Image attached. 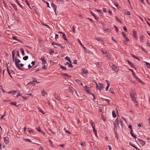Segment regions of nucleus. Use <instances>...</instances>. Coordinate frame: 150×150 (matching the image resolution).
Masks as SVG:
<instances>
[{"instance_id":"obj_1","label":"nucleus","mask_w":150,"mask_h":150,"mask_svg":"<svg viewBox=\"0 0 150 150\" xmlns=\"http://www.w3.org/2000/svg\"><path fill=\"white\" fill-rule=\"evenodd\" d=\"M14 50H13L12 52V57L13 59V62L14 61V59H15V63L16 65V67L18 68L19 69L21 70H23V69L21 68L19 66V63L20 62V61L19 59H17L16 58H14L15 53Z\"/></svg>"},{"instance_id":"obj_2","label":"nucleus","mask_w":150,"mask_h":150,"mask_svg":"<svg viewBox=\"0 0 150 150\" xmlns=\"http://www.w3.org/2000/svg\"><path fill=\"white\" fill-rule=\"evenodd\" d=\"M137 142H138L142 146H144L145 144V143L144 141L141 139H138Z\"/></svg>"},{"instance_id":"obj_3","label":"nucleus","mask_w":150,"mask_h":150,"mask_svg":"<svg viewBox=\"0 0 150 150\" xmlns=\"http://www.w3.org/2000/svg\"><path fill=\"white\" fill-rule=\"evenodd\" d=\"M42 62V64H45L47 63L45 59V57L44 56H42L41 58H40Z\"/></svg>"},{"instance_id":"obj_4","label":"nucleus","mask_w":150,"mask_h":150,"mask_svg":"<svg viewBox=\"0 0 150 150\" xmlns=\"http://www.w3.org/2000/svg\"><path fill=\"white\" fill-rule=\"evenodd\" d=\"M4 142H5L6 144H8L9 142V138L8 137H4Z\"/></svg>"},{"instance_id":"obj_5","label":"nucleus","mask_w":150,"mask_h":150,"mask_svg":"<svg viewBox=\"0 0 150 150\" xmlns=\"http://www.w3.org/2000/svg\"><path fill=\"white\" fill-rule=\"evenodd\" d=\"M114 125L117 126V125L118 127H119L120 126L119 125V121L118 119L117 118L115 120V122L114 123Z\"/></svg>"},{"instance_id":"obj_6","label":"nucleus","mask_w":150,"mask_h":150,"mask_svg":"<svg viewBox=\"0 0 150 150\" xmlns=\"http://www.w3.org/2000/svg\"><path fill=\"white\" fill-rule=\"evenodd\" d=\"M51 5H52V7L53 9V10H54V11L55 15H57V14L56 13V7H57L56 6L55 4H53V3H52Z\"/></svg>"},{"instance_id":"obj_7","label":"nucleus","mask_w":150,"mask_h":150,"mask_svg":"<svg viewBox=\"0 0 150 150\" xmlns=\"http://www.w3.org/2000/svg\"><path fill=\"white\" fill-rule=\"evenodd\" d=\"M84 90L86 91L87 93L90 94L91 93H90V92L89 91V88L88 87L86 86H85L84 87Z\"/></svg>"},{"instance_id":"obj_8","label":"nucleus","mask_w":150,"mask_h":150,"mask_svg":"<svg viewBox=\"0 0 150 150\" xmlns=\"http://www.w3.org/2000/svg\"><path fill=\"white\" fill-rule=\"evenodd\" d=\"M105 81H106L107 84V86L106 88V91H107L108 90L109 87L110 83V82L108 80H106Z\"/></svg>"},{"instance_id":"obj_9","label":"nucleus","mask_w":150,"mask_h":150,"mask_svg":"<svg viewBox=\"0 0 150 150\" xmlns=\"http://www.w3.org/2000/svg\"><path fill=\"white\" fill-rule=\"evenodd\" d=\"M42 96H44L45 97H47V93L45 92V91L44 90H43L42 92Z\"/></svg>"},{"instance_id":"obj_10","label":"nucleus","mask_w":150,"mask_h":150,"mask_svg":"<svg viewBox=\"0 0 150 150\" xmlns=\"http://www.w3.org/2000/svg\"><path fill=\"white\" fill-rule=\"evenodd\" d=\"M133 37L136 39H137V35L136 32L134 30L133 31Z\"/></svg>"},{"instance_id":"obj_11","label":"nucleus","mask_w":150,"mask_h":150,"mask_svg":"<svg viewBox=\"0 0 150 150\" xmlns=\"http://www.w3.org/2000/svg\"><path fill=\"white\" fill-rule=\"evenodd\" d=\"M112 69L114 71H117L119 70L117 67L114 65H113Z\"/></svg>"},{"instance_id":"obj_12","label":"nucleus","mask_w":150,"mask_h":150,"mask_svg":"<svg viewBox=\"0 0 150 150\" xmlns=\"http://www.w3.org/2000/svg\"><path fill=\"white\" fill-rule=\"evenodd\" d=\"M96 64L97 66L100 69L102 65V63L101 62H98L96 63Z\"/></svg>"},{"instance_id":"obj_13","label":"nucleus","mask_w":150,"mask_h":150,"mask_svg":"<svg viewBox=\"0 0 150 150\" xmlns=\"http://www.w3.org/2000/svg\"><path fill=\"white\" fill-rule=\"evenodd\" d=\"M10 5L12 6L13 8H14V9L16 11H17V9L16 8V6L14 4L11 3Z\"/></svg>"},{"instance_id":"obj_14","label":"nucleus","mask_w":150,"mask_h":150,"mask_svg":"<svg viewBox=\"0 0 150 150\" xmlns=\"http://www.w3.org/2000/svg\"><path fill=\"white\" fill-rule=\"evenodd\" d=\"M81 72L83 74H86L88 73V71L84 69H82Z\"/></svg>"},{"instance_id":"obj_15","label":"nucleus","mask_w":150,"mask_h":150,"mask_svg":"<svg viewBox=\"0 0 150 150\" xmlns=\"http://www.w3.org/2000/svg\"><path fill=\"white\" fill-rule=\"evenodd\" d=\"M59 66H60V68L62 69V70H64L65 71L67 70V68L66 67L62 66V65H61L60 64H59Z\"/></svg>"},{"instance_id":"obj_16","label":"nucleus","mask_w":150,"mask_h":150,"mask_svg":"<svg viewBox=\"0 0 150 150\" xmlns=\"http://www.w3.org/2000/svg\"><path fill=\"white\" fill-rule=\"evenodd\" d=\"M12 38L14 39V40H17V41H18L19 42L21 43H23V41H22L19 40H18V39H17V38H16V36H12Z\"/></svg>"},{"instance_id":"obj_17","label":"nucleus","mask_w":150,"mask_h":150,"mask_svg":"<svg viewBox=\"0 0 150 150\" xmlns=\"http://www.w3.org/2000/svg\"><path fill=\"white\" fill-rule=\"evenodd\" d=\"M127 62H128L129 64L130 65L131 67L135 68L134 65L133 64H132L131 62L129 61H127Z\"/></svg>"},{"instance_id":"obj_18","label":"nucleus","mask_w":150,"mask_h":150,"mask_svg":"<svg viewBox=\"0 0 150 150\" xmlns=\"http://www.w3.org/2000/svg\"><path fill=\"white\" fill-rule=\"evenodd\" d=\"M78 42H79V44L83 47L84 50H86V48L83 46V45H82V44L81 41H80V40H79V39H78Z\"/></svg>"},{"instance_id":"obj_19","label":"nucleus","mask_w":150,"mask_h":150,"mask_svg":"<svg viewBox=\"0 0 150 150\" xmlns=\"http://www.w3.org/2000/svg\"><path fill=\"white\" fill-rule=\"evenodd\" d=\"M98 83L100 85L99 88V90L100 91L101 90L102 88L103 87V84L99 83Z\"/></svg>"},{"instance_id":"obj_20","label":"nucleus","mask_w":150,"mask_h":150,"mask_svg":"<svg viewBox=\"0 0 150 150\" xmlns=\"http://www.w3.org/2000/svg\"><path fill=\"white\" fill-rule=\"evenodd\" d=\"M135 94L130 95V96L132 98V100L134 101H135L136 98L134 96Z\"/></svg>"},{"instance_id":"obj_21","label":"nucleus","mask_w":150,"mask_h":150,"mask_svg":"<svg viewBox=\"0 0 150 150\" xmlns=\"http://www.w3.org/2000/svg\"><path fill=\"white\" fill-rule=\"evenodd\" d=\"M125 14H127V15L130 16L131 15L130 12L129 11H127V10H125Z\"/></svg>"},{"instance_id":"obj_22","label":"nucleus","mask_w":150,"mask_h":150,"mask_svg":"<svg viewBox=\"0 0 150 150\" xmlns=\"http://www.w3.org/2000/svg\"><path fill=\"white\" fill-rule=\"evenodd\" d=\"M134 77L136 79L137 81L139 82L140 83L142 82V81L136 76H135Z\"/></svg>"},{"instance_id":"obj_23","label":"nucleus","mask_w":150,"mask_h":150,"mask_svg":"<svg viewBox=\"0 0 150 150\" xmlns=\"http://www.w3.org/2000/svg\"><path fill=\"white\" fill-rule=\"evenodd\" d=\"M93 131L94 134L95 135V136L96 137H97V132H96V129H95V127H93Z\"/></svg>"},{"instance_id":"obj_24","label":"nucleus","mask_w":150,"mask_h":150,"mask_svg":"<svg viewBox=\"0 0 150 150\" xmlns=\"http://www.w3.org/2000/svg\"><path fill=\"white\" fill-rule=\"evenodd\" d=\"M67 110L70 112H73V109L71 108H69V107H68L67 108Z\"/></svg>"},{"instance_id":"obj_25","label":"nucleus","mask_w":150,"mask_h":150,"mask_svg":"<svg viewBox=\"0 0 150 150\" xmlns=\"http://www.w3.org/2000/svg\"><path fill=\"white\" fill-rule=\"evenodd\" d=\"M20 50L23 56H24L25 55V53L24 52L23 49V48H21L20 49Z\"/></svg>"},{"instance_id":"obj_26","label":"nucleus","mask_w":150,"mask_h":150,"mask_svg":"<svg viewBox=\"0 0 150 150\" xmlns=\"http://www.w3.org/2000/svg\"><path fill=\"white\" fill-rule=\"evenodd\" d=\"M129 70L131 71L132 72V75L134 77L135 76H136V75L135 74V73L134 71L131 69H129Z\"/></svg>"},{"instance_id":"obj_27","label":"nucleus","mask_w":150,"mask_h":150,"mask_svg":"<svg viewBox=\"0 0 150 150\" xmlns=\"http://www.w3.org/2000/svg\"><path fill=\"white\" fill-rule=\"evenodd\" d=\"M62 38H63L64 40H67V39L66 38V35H65L64 33L63 34Z\"/></svg>"},{"instance_id":"obj_28","label":"nucleus","mask_w":150,"mask_h":150,"mask_svg":"<svg viewBox=\"0 0 150 150\" xmlns=\"http://www.w3.org/2000/svg\"><path fill=\"white\" fill-rule=\"evenodd\" d=\"M135 92L134 90H132L130 92V95L135 94Z\"/></svg>"},{"instance_id":"obj_29","label":"nucleus","mask_w":150,"mask_h":150,"mask_svg":"<svg viewBox=\"0 0 150 150\" xmlns=\"http://www.w3.org/2000/svg\"><path fill=\"white\" fill-rule=\"evenodd\" d=\"M101 51L104 54H106V56L108 55V54L107 52H104L103 50H101Z\"/></svg>"},{"instance_id":"obj_30","label":"nucleus","mask_w":150,"mask_h":150,"mask_svg":"<svg viewBox=\"0 0 150 150\" xmlns=\"http://www.w3.org/2000/svg\"><path fill=\"white\" fill-rule=\"evenodd\" d=\"M65 59L68 61L70 63H71V61L70 60V58L68 57L67 56H66L65 58Z\"/></svg>"},{"instance_id":"obj_31","label":"nucleus","mask_w":150,"mask_h":150,"mask_svg":"<svg viewBox=\"0 0 150 150\" xmlns=\"http://www.w3.org/2000/svg\"><path fill=\"white\" fill-rule=\"evenodd\" d=\"M112 115L113 117L115 118L116 117V115L114 110L112 111Z\"/></svg>"},{"instance_id":"obj_32","label":"nucleus","mask_w":150,"mask_h":150,"mask_svg":"<svg viewBox=\"0 0 150 150\" xmlns=\"http://www.w3.org/2000/svg\"><path fill=\"white\" fill-rule=\"evenodd\" d=\"M90 123H91V125L92 126V127L93 128V127H95V126L94 124V123H93L92 121V120H91L90 121Z\"/></svg>"},{"instance_id":"obj_33","label":"nucleus","mask_w":150,"mask_h":150,"mask_svg":"<svg viewBox=\"0 0 150 150\" xmlns=\"http://www.w3.org/2000/svg\"><path fill=\"white\" fill-rule=\"evenodd\" d=\"M9 104L12 105H16V102H11L9 103Z\"/></svg>"},{"instance_id":"obj_34","label":"nucleus","mask_w":150,"mask_h":150,"mask_svg":"<svg viewBox=\"0 0 150 150\" xmlns=\"http://www.w3.org/2000/svg\"><path fill=\"white\" fill-rule=\"evenodd\" d=\"M110 92L112 93H114V90L113 88H110L109 89Z\"/></svg>"},{"instance_id":"obj_35","label":"nucleus","mask_w":150,"mask_h":150,"mask_svg":"<svg viewBox=\"0 0 150 150\" xmlns=\"http://www.w3.org/2000/svg\"><path fill=\"white\" fill-rule=\"evenodd\" d=\"M131 56H132V57H134V58H136V59H138V60L139 61V60H140V59H139V58H138V57H136V56H135V55H134V54H131Z\"/></svg>"},{"instance_id":"obj_36","label":"nucleus","mask_w":150,"mask_h":150,"mask_svg":"<svg viewBox=\"0 0 150 150\" xmlns=\"http://www.w3.org/2000/svg\"><path fill=\"white\" fill-rule=\"evenodd\" d=\"M28 56H25L23 57V59L24 60H27L28 59Z\"/></svg>"},{"instance_id":"obj_37","label":"nucleus","mask_w":150,"mask_h":150,"mask_svg":"<svg viewBox=\"0 0 150 150\" xmlns=\"http://www.w3.org/2000/svg\"><path fill=\"white\" fill-rule=\"evenodd\" d=\"M24 140L25 141V142H31V140L29 139H24Z\"/></svg>"},{"instance_id":"obj_38","label":"nucleus","mask_w":150,"mask_h":150,"mask_svg":"<svg viewBox=\"0 0 150 150\" xmlns=\"http://www.w3.org/2000/svg\"><path fill=\"white\" fill-rule=\"evenodd\" d=\"M63 75H66V76H67V78H68V79H70L71 77V76L66 74H62Z\"/></svg>"},{"instance_id":"obj_39","label":"nucleus","mask_w":150,"mask_h":150,"mask_svg":"<svg viewBox=\"0 0 150 150\" xmlns=\"http://www.w3.org/2000/svg\"><path fill=\"white\" fill-rule=\"evenodd\" d=\"M54 97L56 98V99H57V100H59V97L57 95L55 94H54Z\"/></svg>"},{"instance_id":"obj_40","label":"nucleus","mask_w":150,"mask_h":150,"mask_svg":"<svg viewBox=\"0 0 150 150\" xmlns=\"http://www.w3.org/2000/svg\"><path fill=\"white\" fill-rule=\"evenodd\" d=\"M140 38L141 42H143V35L140 36Z\"/></svg>"},{"instance_id":"obj_41","label":"nucleus","mask_w":150,"mask_h":150,"mask_svg":"<svg viewBox=\"0 0 150 150\" xmlns=\"http://www.w3.org/2000/svg\"><path fill=\"white\" fill-rule=\"evenodd\" d=\"M64 131H65V132L66 133H69V134H71L70 132L69 131L66 130V128H64Z\"/></svg>"},{"instance_id":"obj_42","label":"nucleus","mask_w":150,"mask_h":150,"mask_svg":"<svg viewBox=\"0 0 150 150\" xmlns=\"http://www.w3.org/2000/svg\"><path fill=\"white\" fill-rule=\"evenodd\" d=\"M95 39L98 41H102L101 40L100 38L99 37H96V36H95Z\"/></svg>"},{"instance_id":"obj_43","label":"nucleus","mask_w":150,"mask_h":150,"mask_svg":"<svg viewBox=\"0 0 150 150\" xmlns=\"http://www.w3.org/2000/svg\"><path fill=\"white\" fill-rule=\"evenodd\" d=\"M96 11L97 12H99V15L100 16H101L102 14V13L101 12V10H98V9H97L96 10Z\"/></svg>"},{"instance_id":"obj_44","label":"nucleus","mask_w":150,"mask_h":150,"mask_svg":"<svg viewBox=\"0 0 150 150\" xmlns=\"http://www.w3.org/2000/svg\"><path fill=\"white\" fill-rule=\"evenodd\" d=\"M117 131V129L116 126L114 125V132H116Z\"/></svg>"},{"instance_id":"obj_45","label":"nucleus","mask_w":150,"mask_h":150,"mask_svg":"<svg viewBox=\"0 0 150 150\" xmlns=\"http://www.w3.org/2000/svg\"><path fill=\"white\" fill-rule=\"evenodd\" d=\"M26 4L30 8V5L29 3L27 0H25Z\"/></svg>"},{"instance_id":"obj_46","label":"nucleus","mask_w":150,"mask_h":150,"mask_svg":"<svg viewBox=\"0 0 150 150\" xmlns=\"http://www.w3.org/2000/svg\"><path fill=\"white\" fill-rule=\"evenodd\" d=\"M115 18H116V20L119 22H120V23H121V21L120 20V19H118V18L117 16H115Z\"/></svg>"},{"instance_id":"obj_47","label":"nucleus","mask_w":150,"mask_h":150,"mask_svg":"<svg viewBox=\"0 0 150 150\" xmlns=\"http://www.w3.org/2000/svg\"><path fill=\"white\" fill-rule=\"evenodd\" d=\"M49 141L50 142V146H51L53 147V143H52V141L50 139H49Z\"/></svg>"},{"instance_id":"obj_48","label":"nucleus","mask_w":150,"mask_h":150,"mask_svg":"<svg viewBox=\"0 0 150 150\" xmlns=\"http://www.w3.org/2000/svg\"><path fill=\"white\" fill-rule=\"evenodd\" d=\"M42 68L43 69H46L47 67H46V66L45 65V64H43L42 65Z\"/></svg>"},{"instance_id":"obj_49","label":"nucleus","mask_w":150,"mask_h":150,"mask_svg":"<svg viewBox=\"0 0 150 150\" xmlns=\"http://www.w3.org/2000/svg\"><path fill=\"white\" fill-rule=\"evenodd\" d=\"M115 134L116 137L117 139H118V138H119V137H118V134L117 133V132H115Z\"/></svg>"},{"instance_id":"obj_50","label":"nucleus","mask_w":150,"mask_h":150,"mask_svg":"<svg viewBox=\"0 0 150 150\" xmlns=\"http://www.w3.org/2000/svg\"><path fill=\"white\" fill-rule=\"evenodd\" d=\"M16 2L18 4V5L20 7L22 8V5L20 4L19 2L18 1V0H16Z\"/></svg>"},{"instance_id":"obj_51","label":"nucleus","mask_w":150,"mask_h":150,"mask_svg":"<svg viewBox=\"0 0 150 150\" xmlns=\"http://www.w3.org/2000/svg\"><path fill=\"white\" fill-rule=\"evenodd\" d=\"M49 50H50V54H51L52 53H53L54 52V51L53 50H52V49H49Z\"/></svg>"},{"instance_id":"obj_52","label":"nucleus","mask_w":150,"mask_h":150,"mask_svg":"<svg viewBox=\"0 0 150 150\" xmlns=\"http://www.w3.org/2000/svg\"><path fill=\"white\" fill-rule=\"evenodd\" d=\"M91 94L93 96V100L94 101L96 99V98L95 97V96L94 95L93 93H91Z\"/></svg>"},{"instance_id":"obj_53","label":"nucleus","mask_w":150,"mask_h":150,"mask_svg":"<svg viewBox=\"0 0 150 150\" xmlns=\"http://www.w3.org/2000/svg\"><path fill=\"white\" fill-rule=\"evenodd\" d=\"M124 38L125 40L127 41H129L130 40L127 37H125Z\"/></svg>"},{"instance_id":"obj_54","label":"nucleus","mask_w":150,"mask_h":150,"mask_svg":"<svg viewBox=\"0 0 150 150\" xmlns=\"http://www.w3.org/2000/svg\"><path fill=\"white\" fill-rule=\"evenodd\" d=\"M141 48L143 51H144L145 52H146V53H147V52L145 50L143 47H141Z\"/></svg>"},{"instance_id":"obj_55","label":"nucleus","mask_w":150,"mask_h":150,"mask_svg":"<svg viewBox=\"0 0 150 150\" xmlns=\"http://www.w3.org/2000/svg\"><path fill=\"white\" fill-rule=\"evenodd\" d=\"M110 30V29H109V28H108V29H107L105 30L104 31L105 32V33H107V32H109V30Z\"/></svg>"},{"instance_id":"obj_56","label":"nucleus","mask_w":150,"mask_h":150,"mask_svg":"<svg viewBox=\"0 0 150 150\" xmlns=\"http://www.w3.org/2000/svg\"><path fill=\"white\" fill-rule=\"evenodd\" d=\"M115 6H116L118 8H120V6H119V5H118V4L117 3H115Z\"/></svg>"},{"instance_id":"obj_57","label":"nucleus","mask_w":150,"mask_h":150,"mask_svg":"<svg viewBox=\"0 0 150 150\" xmlns=\"http://www.w3.org/2000/svg\"><path fill=\"white\" fill-rule=\"evenodd\" d=\"M73 66L72 64H71V62L68 65V67H70V68H72L73 67Z\"/></svg>"},{"instance_id":"obj_58","label":"nucleus","mask_w":150,"mask_h":150,"mask_svg":"<svg viewBox=\"0 0 150 150\" xmlns=\"http://www.w3.org/2000/svg\"><path fill=\"white\" fill-rule=\"evenodd\" d=\"M36 129H37V130L39 132H41V130L40 129V128L39 127V128H36Z\"/></svg>"},{"instance_id":"obj_59","label":"nucleus","mask_w":150,"mask_h":150,"mask_svg":"<svg viewBox=\"0 0 150 150\" xmlns=\"http://www.w3.org/2000/svg\"><path fill=\"white\" fill-rule=\"evenodd\" d=\"M72 32H73L74 33H75V29L74 27V26H73L72 27Z\"/></svg>"},{"instance_id":"obj_60","label":"nucleus","mask_w":150,"mask_h":150,"mask_svg":"<svg viewBox=\"0 0 150 150\" xmlns=\"http://www.w3.org/2000/svg\"><path fill=\"white\" fill-rule=\"evenodd\" d=\"M131 136L133 137L134 138H137V137L136 135H134V134H132L131 135Z\"/></svg>"},{"instance_id":"obj_61","label":"nucleus","mask_w":150,"mask_h":150,"mask_svg":"<svg viewBox=\"0 0 150 150\" xmlns=\"http://www.w3.org/2000/svg\"><path fill=\"white\" fill-rule=\"evenodd\" d=\"M122 34L123 35V36L124 37V38L126 37V35L125 34V33L124 32H122Z\"/></svg>"},{"instance_id":"obj_62","label":"nucleus","mask_w":150,"mask_h":150,"mask_svg":"<svg viewBox=\"0 0 150 150\" xmlns=\"http://www.w3.org/2000/svg\"><path fill=\"white\" fill-rule=\"evenodd\" d=\"M49 130H50V132L52 133L53 134H55V133L54 132H53V131H52V130L50 129H49Z\"/></svg>"},{"instance_id":"obj_63","label":"nucleus","mask_w":150,"mask_h":150,"mask_svg":"<svg viewBox=\"0 0 150 150\" xmlns=\"http://www.w3.org/2000/svg\"><path fill=\"white\" fill-rule=\"evenodd\" d=\"M21 95V93L19 92H18L17 95L16 96L17 97H18L19 96H20Z\"/></svg>"},{"instance_id":"obj_64","label":"nucleus","mask_w":150,"mask_h":150,"mask_svg":"<svg viewBox=\"0 0 150 150\" xmlns=\"http://www.w3.org/2000/svg\"><path fill=\"white\" fill-rule=\"evenodd\" d=\"M146 45L148 46H149L150 45V43L148 41H147V42Z\"/></svg>"}]
</instances>
